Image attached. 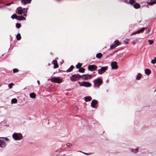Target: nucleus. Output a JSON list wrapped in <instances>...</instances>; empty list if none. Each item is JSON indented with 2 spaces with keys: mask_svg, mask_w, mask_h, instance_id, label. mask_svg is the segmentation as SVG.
<instances>
[{
  "mask_svg": "<svg viewBox=\"0 0 156 156\" xmlns=\"http://www.w3.org/2000/svg\"><path fill=\"white\" fill-rule=\"evenodd\" d=\"M94 86L96 87H99L103 83L102 79L101 77H98L93 81Z\"/></svg>",
  "mask_w": 156,
  "mask_h": 156,
  "instance_id": "1",
  "label": "nucleus"
},
{
  "mask_svg": "<svg viewBox=\"0 0 156 156\" xmlns=\"http://www.w3.org/2000/svg\"><path fill=\"white\" fill-rule=\"evenodd\" d=\"M78 83L80 84V85L81 86H84L86 87H89L92 86L91 84L88 82H80L79 81Z\"/></svg>",
  "mask_w": 156,
  "mask_h": 156,
  "instance_id": "2",
  "label": "nucleus"
},
{
  "mask_svg": "<svg viewBox=\"0 0 156 156\" xmlns=\"http://www.w3.org/2000/svg\"><path fill=\"white\" fill-rule=\"evenodd\" d=\"M12 137L15 140H19L22 139V136L21 134L14 133L12 135Z\"/></svg>",
  "mask_w": 156,
  "mask_h": 156,
  "instance_id": "3",
  "label": "nucleus"
},
{
  "mask_svg": "<svg viewBox=\"0 0 156 156\" xmlns=\"http://www.w3.org/2000/svg\"><path fill=\"white\" fill-rule=\"evenodd\" d=\"M108 66L101 67L100 69H98L97 71L99 74L101 75L105 73L108 69Z\"/></svg>",
  "mask_w": 156,
  "mask_h": 156,
  "instance_id": "4",
  "label": "nucleus"
},
{
  "mask_svg": "<svg viewBox=\"0 0 156 156\" xmlns=\"http://www.w3.org/2000/svg\"><path fill=\"white\" fill-rule=\"evenodd\" d=\"M81 76L78 75H73L70 77V80L72 81H75L80 79Z\"/></svg>",
  "mask_w": 156,
  "mask_h": 156,
  "instance_id": "5",
  "label": "nucleus"
},
{
  "mask_svg": "<svg viewBox=\"0 0 156 156\" xmlns=\"http://www.w3.org/2000/svg\"><path fill=\"white\" fill-rule=\"evenodd\" d=\"M97 68L98 67L96 65H89L88 66V69L89 71L92 72L97 70Z\"/></svg>",
  "mask_w": 156,
  "mask_h": 156,
  "instance_id": "6",
  "label": "nucleus"
},
{
  "mask_svg": "<svg viewBox=\"0 0 156 156\" xmlns=\"http://www.w3.org/2000/svg\"><path fill=\"white\" fill-rule=\"evenodd\" d=\"M51 81L52 82L57 83H60L62 81V80L58 77H54L51 79Z\"/></svg>",
  "mask_w": 156,
  "mask_h": 156,
  "instance_id": "7",
  "label": "nucleus"
},
{
  "mask_svg": "<svg viewBox=\"0 0 156 156\" xmlns=\"http://www.w3.org/2000/svg\"><path fill=\"white\" fill-rule=\"evenodd\" d=\"M91 75L90 74H84L81 76V78L85 80L91 78Z\"/></svg>",
  "mask_w": 156,
  "mask_h": 156,
  "instance_id": "8",
  "label": "nucleus"
},
{
  "mask_svg": "<svg viewBox=\"0 0 156 156\" xmlns=\"http://www.w3.org/2000/svg\"><path fill=\"white\" fill-rule=\"evenodd\" d=\"M112 69H117L118 68V66L117 65V62H113L111 63Z\"/></svg>",
  "mask_w": 156,
  "mask_h": 156,
  "instance_id": "9",
  "label": "nucleus"
},
{
  "mask_svg": "<svg viewBox=\"0 0 156 156\" xmlns=\"http://www.w3.org/2000/svg\"><path fill=\"white\" fill-rule=\"evenodd\" d=\"M16 12L18 15H21L23 13V8L21 7L18 8L16 9Z\"/></svg>",
  "mask_w": 156,
  "mask_h": 156,
  "instance_id": "10",
  "label": "nucleus"
},
{
  "mask_svg": "<svg viewBox=\"0 0 156 156\" xmlns=\"http://www.w3.org/2000/svg\"><path fill=\"white\" fill-rule=\"evenodd\" d=\"M145 29V28L143 27L140 30H139L138 31L134 32L133 33H132L131 35L132 36L134 34H139L140 33H142L144 32V30Z\"/></svg>",
  "mask_w": 156,
  "mask_h": 156,
  "instance_id": "11",
  "label": "nucleus"
},
{
  "mask_svg": "<svg viewBox=\"0 0 156 156\" xmlns=\"http://www.w3.org/2000/svg\"><path fill=\"white\" fill-rule=\"evenodd\" d=\"M98 103V101L95 100H93L91 102V106L93 108H96L95 105Z\"/></svg>",
  "mask_w": 156,
  "mask_h": 156,
  "instance_id": "12",
  "label": "nucleus"
},
{
  "mask_svg": "<svg viewBox=\"0 0 156 156\" xmlns=\"http://www.w3.org/2000/svg\"><path fill=\"white\" fill-rule=\"evenodd\" d=\"M32 0H22L21 1V3L24 5H25L28 3H30Z\"/></svg>",
  "mask_w": 156,
  "mask_h": 156,
  "instance_id": "13",
  "label": "nucleus"
},
{
  "mask_svg": "<svg viewBox=\"0 0 156 156\" xmlns=\"http://www.w3.org/2000/svg\"><path fill=\"white\" fill-rule=\"evenodd\" d=\"M52 63L54 65V68L55 69L58 67V64L57 60H53Z\"/></svg>",
  "mask_w": 156,
  "mask_h": 156,
  "instance_id": "14",
  "label": "nucleus"
},
{
  "mask_svg": "<svg viewBox=\"0 0 156 156\" xmlns=\"http://www.w3.org/2000/svg\"><path fill=\"white\" fill-rule=\"evenodd\" d=\"M17 19L19 20H25L26 19L23 16L21 15L20 16H17Z\"/></svg>",
  "mask_w": 156,
  "mask_h": 156,
  "instance_id": "15",
  "label": "nucleus"
},
{
  "mask_svg": "<svg viewBox=\"0 0 156 156\" xmlns=\"http://www.w3.org/2000/svg\"><path fill=\"white\" fill-rule=\"evenodd\" d=\"M28 9V8H23V16H24L25 17H26L27 16V12Z\"/></svg>",
  "mask_w": 156,
  "mask_h": 156,
  "instance_id": "16",
  "label": "nucleus"
},
{
  "mask_svg": "<svg viewBox=\"0 0 156 156\" xmlns=\"http://www.w3.org/2000/svg\"><path fill=\"white\" fill-rule=\"evenodd\" d=\"M84 99L86 102H88L90 101L92 99V98L90 96H87L85 97Z\"/></svg>",
  "mask_w": 156,
  "mask_h": 156,
  "instance_id": "17",
  "label": "nucleus"
},
{
  "mask_svg": "<svg viewBox=\"0 0 156 156\" xmlns=\"http://www.w3.org/2000/svg\"><path fill=\"white\" fill-rule=\"evenodd\" d=\"M74 68V67L72 65L70 67V68L68 69L67 70H66V72L67 73L71 71H72L73 69Z\"/></svg>",
  "mask_w": 156,
  "mask_h": 156,
  "instance_id": "18",
  "label": "nucleus"
},
{
  "mask_svg": "<svg viewBox=\"0 0 156 156\" xmlns=\"http://www.w3.org/2000/svg\"><path fill=\"white\" fill-rule=\"evenodd\" d=\"M147 4L149 5H153L156 3V0H151L150 2H148Z\"/></svg>",
  "mask_w": 156,
  "mask_h": 156,
  "instance_id": "19",
  "label": "nucleus"
},
{
  "mask_svg": "<svg viewBox=\"0 0 156 156\" xmlns=\"http://www.w3.org/2000/svg\"><path fill=\"white\" fill-rule=\"evenodd\" d=\"M133 6L134 8L138 9L140 7V5L138 3H136L133 5Z\"/></svg>",
  "mask_w": 156,
  "mask_h": 156,
  "instance_id": "20",
  "label": "nucleus"
},
{
  "mask_svg": "<svg viewBox=\"0 0 156 156\" xmlns=\"http://www.w3.org/2000/svg\"><path fill=\"white\" fill-rule=\"evenodd\" d=\"M145 73L147 75H149L151 73V71L149 69H147L145 70Z\"/></svg>",
  "mask_w": 156,
  "mask_h": 156,
  "instance_id": "21",
  "label": "nucleus"
},
{
  "mask_svg": "<svg viewBox=\"0 0 156 156\" xmlns=\"http://www.w3.org/2000/svg\"><path fill=\"white\" fill-rule=\"evenodd\" d=\"M102 56V54L101 53H98L96 55V57L98 58H101Z\"/></svg>",
  "mask_w": 156,
  "mask_h": 156,
  "instance_id": "22",
  "label": "nucleus"
},
{
  "mask_svg": "<svg viewBox=\"0 0 156 156\" xmlns=\"http://www.w3.org/2000/svg\"><path fill=\"white\" fill-rule=\"evenodd\" d=\"M30 96L32 98H34L36 97V94L34 93H31L30 94Z\"/></svg>",
  "mask_w": 156,
  "mask_h": 156,
  "instance_id": "23",
  "label": "nucleus"
},
{
  "mask_svg": "<svg viewBox=\"0 0 156 156\" xmlns=\"http://www.w3.org/2000/svg\"><path fill=\"white\" fill-rule=\"evenodd\" d=\"M141 74L140 73H139L137 75V77L136 78V79L137 80H140L141 77Z\"/></svg>",
  "mask_w": 156,
  "mask_h": 156,
  "instance_id": "24",
  "label": "nucleus"
},
{
  "mask_svg": "<svg viewBox=\"0 0 156 156\" xmlns=\"http://www.w3.org/2000/svg\"><path fill=\"white\" fill-rule=\"evenodd\" d=\"M16 37L17 40H20L21 39V35L20 34H18L16 36Z\"/></svg>",
  "mask_w": 156,
  "mask_h": 156,
  "instance_id": "25",
  "label": "nucleus"
},
{
  "mask_svg": "<svg viewBox=\"0 0 156 156\" xmlns=\"http://www.w3.org/2000/svg\"><path fill=\"white\" fill-rule=\"evenodd\" d=\"M85 71V69L83 68H81L79 69V72L80 73H83Z\"/></svg>",
  "mask_w": 156,
  "mask_h": 156,
  "instance_id": "26",
  "label": "nucleus"
},
{
  "mask_svg": "<svg viewBox=\"0 0 156 156\" xmlns=\"http://www.w3.org/2000/svg\"><path fill=\"white\" fill-rule=\"evenodd\" d=\"M114 43L115 44V46H116V47L119 45L120 44L118 40H116L115 41Z\"/></svg>",
  "mask_w": 156,
  "mask_h": 156,
  "instance_id": "27",
  "label": "nucleus"
},
{
  "mask_svg": "<svg viewBox=\"0 0 156 156\" xmlns=\"http://www.w3.org/2000/svg\"><path fill=\"white\" fill-rule=\"evenodd\" d=\"M11 17L12 19H17V16L16 14H13L11 16Z\"/></svg>",
  "mask_w": 156,
  "mask_h": 156,
  "instance_id": "28",
  "label": "nucleus"
},
{
  "mask_svg": "<svg viewBox=\"0 0 156 156\" xmlns=\"http://www.w3.org/2000/svg\"><path fill=\"white\" fill-rule=\"evenodd\" d=\"M82 66V65L80 63H78L77 64L76 66V67L77 69H80L81 68V66Z\"/></svg>",
  "mask_w": 156,
  "mask_h": 156,
  "instance_id": "29",
  "label": "nucleus"
},
{
  "mask_svg": "<svg viewBox=\"0 0 156 156\" xmlns=\"http://www.w3.org/2000/svg\"><path fill=\"white\" fill-rule=\"evenodd\" d=\"M17 101L16 98H13L11 100V102L12 103H16L17 102Z\"/></svg>",
  "mask_w": 156,
  "mask_h": 156,
  "instance_id": "30",
  "label": "nucleus"
},
{
  "mask_svg": "<svg viewBox=\"0 0 156 156\" xmlns=\"http://www.w3.org/2000/svg\"><path fill=\"white\" fill-rule=\"evenodd\" d=\"M135 2V0H129V3L131 5H133Z\"/></svg>",
  "mask_w": 156,
  "mask_h": 156,
  "instance_id": "31",
  "label": "nucleus"
},
{
  "mask_svg": "<svg viewBox=\"0 0 156 156\" xmlns=\"http://www.w3.org/2000/svg\"><path fill=\"white\" fill-rule=\"evenodd\" d=\"M151 63L153 64L156 63V57H155L154 59L151 60Z\"/></svg>",
  "mask_w": 156,
  "mask_h": 156,
  "instance_id": "32",
  "label": "nucleus"
},
{
  "mask_svg": "<svg viewBox=\"0 0 156 156\" xmlns=\"http://www.w3.org/2000/svg\"><path fill=\"white\" fill-rule=\"evenodd\" d=\"M21 26V25L19 23H17L16 24V27L18 28H20V27Z\"/></svg>",
  "mask_w": 156,
  "mask_h": 156,
  "instance_id": "33",
  "label": "nucleus"
},
{
  "mask_svg": "<svg viewBox=\"0 0 156 156\" xmlns=\"http://www.w3.org/2000/svg\"><path fill=\"white\" fill-rule=\"evenodd\" d=\"M138 149H132L131 151L135 153H136L138 152Z\"/></svg>",
  "mask_w": 156,
  "mask_h": 156,
  "instance_id": "34",
  "label": "nucleus"
},
{
  "mask_svg": "<svg viewBox=\"0 0 156 156\" xmlns=\"http://www.w3.org/2000/svg\"><path fill=\"white\" fill-rule=\"evenodd\" d=\"M116 47V46L114 44H112L110 46V48L112 49L115 48Z\"/></svg>",
  "mask_w": 156,
  "mask_h": 156,
  "instance_id": "35",
  "label": "nucleus"
},
{
  "mask_svg": "<svg viewBox=\"0 0 156 156\" xmlns=\"http://www.w3.org/2000/svg\"><path fill=\"white\" fill-rule=\"evenodd\" d=\"M19 71V70L17 69H13V73H14L18 72Z\"/></svg>",
  "mask_w": 156,
  "mask_h": 156,
  "instance_id": "36",
  "label": "nucleus"
},
{
  "mask_svg": "<svg viewBox=\"0 0 156 156\" xmlns=\"http://www.w3.org/2000/svg\"><path fill=\"white\" fill-rule=\"evenodd\" d=\"M138 41V39H135V40H134L133 41V42H132L133 44H136V42H137Z\"/></svg>",
  "mask_w": 156,
  "mask_h": 156,
  "instance_id": "37",
  "label": "nucleus"
},
{
  "mask_svg": "<svg viewBox=\"0 0 156 156\" xmlns=\"http://www.w3.org/2000/svg\"><path fill=\"white\" fill-rule=\"evenodd\" d=\"M148 42H149L150 44L151 45L154 43V41L152 40H149Z\"/></svg>",
  "mask_w": 156,
  "mask_h": 156,
  "instance_id": "38",
  "label": "nucleus"
},
{
  "mask_svg": "<svg viewBox=\"0 0 156 156\" xmlns=\"http://www.w3.org/2000/svg\"><path fill=\"white\" fill-rule=\"evenodd\" d=\"M13 83H11L9 84L8 85V86L9 88L11 89L12 88V86H13Z\"/></svg>",
  "mask_w": 156,
  "mask_h": 156,
  "instance_id": "39",
  "label": "nucleus"
},
{
  "mask_svg": "<svg viewBox=\"0 0 156 156\" xmlns=\"http://www.w3.org/2000/svg\"><path fill=\"white\" fill-rule=\"evenodd\" d=\"M67 146L69 147L72 146V144L70 143H68L66 144Z\"/></svg>",
  "mask_w": 156,
  "mask_h": 156,
  "instance_id": "40",
  "label": "nucleus"
},
{
  "mask_svg": "<svg viewBox=\"0 0 156 156\" xmlns=\"http://www.w3.org/2000/svg\"><path fill=\"white\" fill-rule=\"evenodd\" d=\"M11 3H7L6 5V6H9L11 5Z\"/></svg>",
  "mask_w": 156,
  "mask_h": 156,
  "instance_id": "41",
  "label": "nucleus"
},
{
  "mask_svg": "<svg viewBox=\"0 0 156 156\" xmlns=\"http://www.w3.org/2000/svg\"><path fill=\"white\" fill-rule=\"evenodd\" d=\"M37 83H38L39 85L40 84V82L39 80H38L37 81Z\"/></svg>",
  "mask_w": 156,
  "mask_h": 156,
  "instance_id": "42",
  "label": "nucleus"
},
{
  "mask_svg": "<svg viewBox=\"0 0 156 156\" xmlns=\"http://www.w3.org/2000/svg\"><path fill=\"white\" fill-rule=\"evenodd\" d=\"M150 31V29H148V31H147V33H149V32Z\"/></svg>",
  "mask_w": 156,
  "mask_h": 156,
  "instance_id": "43",
  "label": "nucleus"
},
{
  "mask_svg": "<svg viewBox=\"0 0 156 156\" xmlns=\"http://www.w3.org/2000/svg\"><path fill=\"white\" fill-rule=\"evenodd\" d=\"M5 140H7H7H8L9 139L8 138H7L6 137V138H5Z\"/></svg>",
  "mask_w": 156,
  "mask_h": 156,
  "instance_id": "44",
  "label": "nucleus"
},
{
  "mask_svg": "<svg viewBox=\"0 0 156 156\" xmlns=\"http://www.w3.org/2000/svg\"><path fill=\"white\" fill-rule=\"evenodd\" d=\"M125 44H128V42H126L125 43Z\"/></svg>",
  "mask_w": 156,
  "mask_h": 156,
  "instance_id": "45",
  "label": "nucleus"
},
{
  "mask_svg": "<svg viewBox=\"0 0 156 156\" xmlns=\"http://www.w3.org/2000/svg\"><path fill=\"white\" fill-rule=\"evenodd\" d=\"M84 154H87V153H84Z\"/></svg>",
  "mask_w": 156,
  "mask_h": 156,
  "instance_id": "46",
  "label": "nucleus"
}]
</instances>
